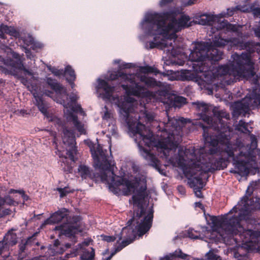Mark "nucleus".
Masks as SVG:
<instances>
[{
	"label": "nucleus",
	"mask_w": 260,
	"mask_h": 260,
	"mask_svg": "<svg viewBox=\"0 0 260 260\" xmlns=\"http://www.w3.org/2000/svg\"><path fill=\"white\" fill-rule=\"evenodd\" d=\"M96 86L98 90L102 89L104 91L103 98L108 101H112L120 108V112L126 123L129 129L134 134L139 146L143 152L142 155L149 161L152 167L156 168L159 162L155 155L151 153L149 150L144 148L141 145H144L148 147L156 146L164 149H168V145L173 143L174 138V131L177 127V121L176 119L168 118V121L164 125L161 134H157L160 139L157 142L154 138L151 130L147 129L146 126L138 121L136 118L130 116V113L134 110L132 104L133 99L129 98L126 101H122L118 95L113 96L114 87L112 86L104 79H99Z\"/></svg>",
	"instance_id": "nucleus-1"
},
{
	"label": "nucleus",
	"mask_w": 260,
	"mask_h": 260,
	"mask_svg": "<svg viewBox=\"0 0 260 260\" xmlns=\"http://www.w3.org/2000/svg\"><path fill=\"white\" fill-rule=\"evenodd\" d=\"M201 126L203 129L205 141L213 147L209 149L208 155L202 156V159L200 157L198 159L194 148L185 149L184 154L190 164L187 165L185 162L186 160L180 156L178 165L187 177H193L197 172L202 175L224 169L230 162L229 158L234 156L236 150L230 141L229 132L220 131L217 125L214 126L217 130V134L212 135L208 132V127L203 124H201Z\"/></svg>",
	"instance_id": "nucleus-2"
},
{
	"label": "nucleus",
	"mask_w": 260,
	"mask_h": 260,
	"mask_svg": "<svg viewBox=\"0 0 260 260\" xmlns=\"http://www.w3.org/2000/svg\"><path fill=\"white\" fill-rule=\"evenodd\" d=\"M241 201L244 203L238 215H234L231 218H225L223 221H218V223L223 230L220 236L224 241L228 244L233 242H238V239L234 238L238 235L243 244L250 246V244L255 242L260 236V232L252 230H245L241 224L242 220L249 221L251 219V211L260 210V203L258 198L249 199L248 197H243Z\"/></svg>",
	"instance_id": "nucleus-3"
},
{
	"label": "nucleus",
	"mask_w": 260,
	"mask_h": 260,
	"mask_svg": "<svg viewBox=\"0 0 260 260\" xmlns=\"http://www.w3.org/2000/svg\"><path fill=\"white\" fill-rule=\"evenodd\" d=\"M87 145L90 148L95 167L102 171L100 175L101 181L108 184L111 191L114 194L119 193L121 185L125 186L129 191L136 189L139 184L137 179L132 181L126 178L116 176L114 172L115 165L112 164V159H109L107 150H103L100 144L95 147L92 142H89Z\"/></svg>",
	"instance_id": "nucleus-4"
},
{
	"label": "nucleus",
	"mask_w": 260,
	"mask_h": 260,
	"mask_svg": "<svg viewBox=\"0 0 260 260\" xmlns=\"http://www.w3.org/2000/svg\"><path fill=\"white\" fill-rule=\"evenodd\" d=\"M229 41L221 37H215L212 43L201 42L195 45L194 48L191 51L189 55V59L193 63V67L196 71L200 73H206L210 69L207 61H218L222 58V53L212 47H221L225 46Z\"/></svg>",
	"instance_id": "nucleus-5"
},
{
	"label": "nucleus",
	"mask_w": 260,
	"mask_h": 260,
	"mask_svg": "<svg viewBox=\"0 0 260 260\" xmlns=\"http://www.w3.org/2000/svg\"><path fill=\"white\" fill-rule=\"evenodd\" d=\"M190 19L188 16L184 15L177 20L175 13L172 11L150 13L146 15V21L149 24L145 29L150 34L169 35L176 24L182 28L190 26Z\"/></svg>",
	"instance_id": "nucleus-6"
},
{
	"label": "nucleus",
	"mask_w": 260,
	"mask_h": 260,
	"mask_svg": "<svg viewBox=\"0 0 260 260\" xmlns=\"http://www.w3.org/2000/svg\"><path fill=\"white\" fill-rule=\"evenodd\" d=\"M232 62L219 67L218 71L221 76L229 74L245 78L254 76L255 74L254 62L250 60L248 54L241 53L239 55L235 53L232 54Z\"/></svg>",
	"instance_id": "nucleus-7"
},
{
	"label": "nucleus",
	"mask_w": 260,
	"mask_h": 260,
	"mask_svg": "<svg viewBox=\"0 0 260 260\" xmlns=\"http://www.w3.org/2000/svg\"><path fill=\"white\" fill-rule=\"evenodd\" d=\"M120 78L121 80L125 82H129L134 85H128L127 84H121V87L125 91L127 95H134L140 96L144 90V86L140 85L135 81V76L132 74H126L119 70L117 71L111 72L109 76L110 80H116Z\"/></svg>",
	"instance_id": "nucleus-8"
},
{
	"label": "nucleus",
	"mask_w": 260,
	"mask_h": 260,
	"mask_svg": "<svg viewBox=\"0 0 260 260\" xmlns=\"http://www.w3.org/2000/svg\"><path fill=\"white\" fill-rule=\"evenodd\" d=\"M149 23L146 21V16L142 23V28L144 31V32L148 36H154L153 41H150L147 44H149V47L146 46L147 49H153L155 48H160V49H165L168 47H172L171 51L173 55L176 54L174 51V47L173 46V43L169 42L171 41L172 39L176 38V35L175 32H173L170 35H164V34H150L148 33L145 27L148 25ZM147 45V44H146Z\"/></svg>",
	"instance_id": "nucleus-9"
},
{
	"label": "nucleus",
	"mask_w": 260,
	"mask_h": 260,
	"mask_svg": "<svg viewBox=\"0 0 260 260\" xmlns=\"http://www.w3.org/2000/svg\"><path fill=\"white\" fill-rule=\"evenodd\" d=\"M17 234L9 231L0 241V260H17L16 257L10 256L9 246H13L17 243Z\"/></svg>",
	"instance_id": "nucleus-10"
},
{
	"label": "nucleus",
	"mask_w": 260,
	"mask_h": 260,
	"mask_svg": "<svg viewBox=\"0 0 260 260\" xmlns=\"http://www.w3.org/2000/svg\"><path fill=\"white\" fill-rule=\"evenodd\" d=\"M62 129V141L63 144L68 147L67 149V154L72 161L75 162L77 159L75 155L77 154V148L76 146L74 132L66 126L63 127Z\"/></svg>",
	"instance_id": "nucleus-11"
},
{
	"label": "nucleus",
	"mask_w": 260,
	"mask_h": 260,
	"mask_svg": "<svg viewBox=\"0 0 260 260\" xmlns=\"http://www.w3.org/2000/svg\"><path fill=\"white\" fill-rule=\"evenodd\" d=\"M54 230L60 231L61 234L67 237L73 238L74 242H76V235L82 232V230L80 229V226H74L73 225H69L67 223L56 226Z\"/></svg>",
	"instance_id": "nucleus-12"
},
{
	"label": "nucleus",
	"mask_w": 260,
	"mask_h": 260,
	"mask_svg": "<svg viewBox=\"0 0 260 260\" xmlns=\"http://www.w3.org/2000/svg\"><path fill=\"white\" fill-rule=\"evenodd\" d=\"M240 10V6H237L236 7L228 8L226 9V12H222L220 13L218 16H215L214 15H205L206 18H201V21L202 24L203 25H210L211 23L215 21L216 20V18L219 17L224 18V17H229L232 16L235 12L239 11Z\"/></svg>",
	"instance_id": "nucleus-13"
},
{
	"label": "nucleus",
	"mask_w": 260,
	"mask_h": 260,
	"mask_svg": "<svg viewBox=\"0 0 260 260\" xmlns=\"http://www.w3.org/2000/svg\"><path fill=\"white\" fill-rule=\"evenodd\" d=\"M153 218V211L151 210L148 214L145 216L141 222L136 226V229L140 236L144 235L146 234L152 224Z\"/></svg>",
	"instance_id": "nucleus-14"
},
{
	"label": "nucleus",
	"mask_w": 260,
	"mask_h": 260,
	"mask_svg": "<svg viewBox=\"0 0 260 260\" xmlns=\"http://www.w3.org/2000/svg\"><path fill=\"white\" fill-rule=\"evenodd\" d=\"M132 199L134 205L137 206L138 209L134 211V216L127 221V224L128 226L132 225L135 219H139L145 213V210L142 204L144 200L136 195H134L132 197Z\"/></svg>",
	"instance_id": "nucleus-15"
},
{
	"label": "nucleus",
	"mask_w": 260,
	"mask_h": 260,
	"mask_svg": "<svg viewBox=\"0 0 260 260\" xmlns=\"http://www.w3.org/2000/svg\"><path fill=\"white\" fill-rule=\"evenodd\" d=\"M69 214V210L65 208H62L52 214L45 221L46 224H53L61 222L63 219L66 218Z\"/></svg>",
	"instance_id": "nucleus-16"
},
{
	"label": "nucleus",
	"mask_w": 260,
	"mask_h": 260,
	"mask_svg": "<svg viewBox=\"0 0 260 260\" xmlns=\"http://www.w3.org/2000/svg\"><path fill=\"white\" fill-rule=\"evenodd\" d=\"M231 157L233 158V164L235 165L236 169L235 173L238 174L241 176H247L249 174V169L246 166V164L245 160L239 159L237 156H233Z\"/></svg>",
	"instance_id": "nucleus-17"
},
{
	"label": "nucleus",
	"mask_w": 260,
	"mask_h": 260,
	"mask_svg": "<svg viewBox=\"0 0 260 260\" xmlns=\"http://www.w3.org/2000/svg\"><path fill=\"white\" fill-rule=\"evenodd\" d=\"M243 49L246 50V52H242V53L248 54L250 56V60L251 59V54L255 52L260 54V43L255 42L253 41H248L242 42L241 45Z\"/></svg>",
	"instance_id": "nucleus-18"
},
{
	"label": "nucleus",
	"mask_w": 260,
	"mask_h": 260,
	"mask_svg": "<svg viewBox=\"0 0 260 260\" xmlns=\"http://www.w3.org/2000/svg\"><path fill=\"white\" fill-rule=\"evenodd\" d=\"M46 84L57 94H64L67 95V89L58 81L51 77L46 78Z\"/></svg>",
	"instance_id": "nucleus-19"
},
{
	"label": "nucleus",
	"mask_w": 260,
	"mask_h": 260,
	"mask_svg": "<svg viewBox=\"0 0 260 260\" xmlns=\"http://www.w3.org/2000/svg\"><path fill=\"white\" fill-rule=\"evenodd\" d=\"M35 235L28 237L26 239H22L18 244V251L25 252L29 247H31L35 242Z\"/></svg>",
	"instance_id": "nucleus-20"
},
{
	"label": "nucleus",
	"mask_w": 260,
	"mask_h": 260,
	"mask_svg": "<svg viewBox=\"0 0 260 260\" xmlns=\"http://www.w3.org/2000/svg\"><path fill=\"white\" fill-rule=\"evenodd\" d=\"M66 75V80L71 85L72 88L75 86L74 81L76 79V75L75 71L72 69L70 65L66 67L64 71H63V76Z\"/></svg>",
	"instance_id": "nucleus-21"
},
{
	"label": "nucleus",
	"mask_w": 260,
	"mask_h": 260,
	"mask_svg": "<svg viewBox=\"0 0 260 260\" xmlns=\"http://www.w3.org/2000/svg\"><path fill=\"white\" fill-rule=\"evenodd\" d=\"M78 171L82 179H85L87 178H92L93 177L92 170L84 164H81L79 166Z\"/></svg>",
	"instance_id": "nucleus-22"
},
{
	"label": "nucleus",
	"mask_w": 260,
	"mask_h": 260,
	"mask_svg": "<svg viewBox=\"0 0 260 260\" xmlns=\"http://www.w3.org/2000/svg\"><path fill=\"white\" fill-rule=\"evenodd\" d=\"M140 80L142 82L144 83L145 85L148 88L159 86L160 83L159 82H157L154 78L147 77L145 75L141 76Z\"/></svg>",
	"instance_id": "nucleus-23"
},
{
	"label": "nucleus",
	"mask_w": 260,
	"mask_h": 260,
	"mask_svg": "<svg viewBox=\"0 0 260 260\" xmlns=\"http://www.w3.org/2000/svg\"><path fill=\"white\" fill-rule=\"evenodd\" d=\"M192 104L196 106L197 110L199 112H200L201 115L208 114L211 110L210 106L204 102H193L192 103Z\"/></svg>",
	"instance_id": "nucleus-24"
},
{
	"label": "nucleus",
	"mask_w": 260,
	"mask_h": 260,
	"mask_svg": "<svg viewBox=\"0 0 260 260\" xmlns=\"http://www.w3.org/2000/svg\"><path fill=\"white\" fill-rule=\"evenodd\" d=\"M212 112L213 116L217 118L219 123L221 125L222 124V118H225L226 119L229 118V115L225 112L222 110H218V109L216 107H214L212 109Z\"/></svg>",
	"instance_id": "nucleus-25"
},
{
	"label": "nucleus",
	"mask_w": 260,
	"mask_h": 260,
	"mask_svg": "<svg viewBox=\"0 0 260 260\" xmlns=\"http://www.w3.org/2000/svg\"><path fill=\"white\" fill-rule=\"evenodd\" d=\"M190 186L196 189H202L205 186L202 178L200 176L194 177L190 181Z\"/></svg>",
	"instance_id": "nucleus-26"
},
{
	"label": "nucleus",
	"mask_w": 260,
	"mask_h": 260,
	"mask_svg": "<svg viewBox=\"0 0 260 260\" xmlns=\"http://www.w3.org/2000/svg\"><path fill=\"white\" fill-rule=\"evenodd\" d=\"M67 224L69 225H73L74 226H80V221L82 218L80 215H73V216H70L68 215L66 217Z\"/></svg>",
	"instance_id": "nucleus-27"
},
{
	"label": "nucleus",
	"mask_w": 260,
	"mask_h": 260,
	"mask_svg": "<svg viewBox=\"0 0 260 260\" xmlns=\"http://www.w3.org/2000/svg\"><path fill=\"white\" fill-rule=\"evenodd\" d=\"M72 121L75 127L76 128L77 131L80 133L81 134L85 133V130L84 128V125L80 121L78 120L77 116L72 115Z\"/></svg>",
	"instance_id": "nucleus-28"
},
{
	"label": "nucleus",
	"mask_w": 260,
	"mask_h": 260,
	"mask_svg": "<svg viewBox=\"0 0 260 260\" xmlns=\"http://www.w3.org/2000/svg\"><path fill=\"white\" fill-rule=\"evenodd\" d=\"M140 71L144 74L154 73L156 74L158 73V71L157 69L149 66L140 67Z\"/></svg>",
	"instance_id": "nucleus-29"
},
{
	"label": "nucleus",
	"mask_w": 260,
	"mask_h": 260,
	"mask_svg": "<svg viewBox=\"0 0 260 260\" xmlns=\"http://www.w3.org/2000/svg\"><path fill=\"white\" fill-rule=\"evenodd\" d=\"M201 117L204 121L206 122L209 125V126H206L208 127V132H209V131L211 129V127L214 126L212 124L213 118L211 116L208 115L207 114L201 115Z\"/></svg>",
	"instance_id": "nucleus-30"
},
{
	"label": "nucleus",
	"mask_w": 260,
	"mask_h": 260,
	"mask_svg": "<svg viewBox=\"0 0 260 260\" xmlns=\"http://www.w3.org/2000/svg\"><path fill=\"white\" fill-rule=\"evenodd\" d=\"M172 256L174 257L181 258L183 259H187L189 256L188 255L183 253L182 250L179 249L178 250L175 251L172 254Z\"/></svg>",
	"instance_id": "nucleus-31"
},
{
	"label": "nucleus",
	"mask_w": 260,
	"mask_h": 260,
	"mask_svg": "<svg viewBox=\"0 0 260 260\" xmlns=\"http://www.w3.org/2000/svg\"><path fill=\"white\" fill-rule=\"evenodd\" d=\"M237 129L239 131H248L247 123H246L244 120H240L238 124Z\"/></svg>",
	"instance_id": "nucleus-32"
},
{
	"label": "nucleus",
	"mask_w": 260,
	"mask_h": 260,
	"mask_svg": "<svg viewBox=\"0 0 260 260\" xmlns=\"http://www.w3.org/2000/svg\"><path fill=\"white\" fill-rule=\"evenodd\" d=\"M49 70L55 76L59 77L60 76H63V70L62 69H57L55 67H48Z\"/></svg>",
	"instance_id": "nucleus-33"
},
{
	"label": "nucleus",
	"mask_w": 260,
	"mask_h": 260,
	"mask_svg": "<svg viewBox=\"0 0 260 260\" xmlns=\"http://www.w3.org/2000/svg\"><path fill=\"white\" fill-rule=\"evenodd\" d=\"M68 187H65L64 188H57V190L59 192L60 194V198H63L66 197L68 194L70 192H73L72 191L69 190L68 189Z\"/></svg>",
	"instance_id": "nucleus-34"
},
{
	"label": "nucleus",
	"mask_w": 260,
	"mask_h": 260,
	"mask_svg": "<svg viewBox=\"0 0 260 260\" xmlns=\"http://www.w3.org/2000/svg\"><path fill=\"white\" fill-rule=\"evenodd\" d=\"M94 257V251L93 249H92V251L89 253H85L81 256L82 260H92Z\"/></svg>",
	"instance_id": "nucleus-35"
},
{
	"label": "nucleus",
	"mask_w": 260,
	"mask_h": 260,
	"mask_svg": "<svg viewBox=\"0 0 260 260\" xmlns=\"http://www.w3.org/2000/svg\"><path fill=\"white\" fill-rule=\"evenodd\" d=\"M207 258L208 260H218L220 256L215 254L213 251L210 250L208 253L206 254Z\"/></svg>",
	"instance_id": "nucleus-36"
},
{
	"label": "nucleus",
	"mask_w": 260,
	"mask_h": 260,
	"mask_svg": "<svg viewBox=\"0 0 260 260\" xmlns=\"http://www.w3.org/2000/svg\"><path fill=\"white\" fill-rule=\"evenodd\" d=\"M194 233H197V231H194L192 229H188V230L187 231V236L189 238H190V239H198L199 236H200V235L199 234V235H195L194 234Z\"/></svg>",
	"instance_id": "nucleus-37"
},
{
	"label": "nucleus",
	"mask_w": 260,
	"mask_h": 260,
	"mask_svg": "<svg viewBox=\"0 0 260 260\" xmlns=\"http://www.w3.org/2000/svg\"><path fill=\"white\" fill-rule=\"evenodd\" d=\"M224 220L222 219V220H217L216 221H214L213 222L214 223V224L215 225H217V226H219V232H218V234H219V237H217V235H216V238H217L218 239L217 240V241H218L220 239H221L223 241V238H222V237L220 236V235L222 234V233L223 232V230L221 229V226L219 225V224L218 223V221H223ZM224 243L225 242L223 241ZM225 243H226L227 244H229L228 243H227L226 242H225Z\"/></svg>",
	"instance_id": "nucleus-38"
},
{
	"label": "nucleus",
	"mask_w": 260,
	"mask_h": 260,
	"mask_svg": "<svg viewBox=\"0 0 260 260\" xmlns=\"http://www.w3.org/2000/svg\"><path fill=\"white\" fill-rule=\"evenodd\" d=\"M224 220L222 219V220H217L216 221H214L213 222L214 223V224L215 225H217V226H219V232H218V234H219V237H217V235H216V238H217L218 239L217 240V241H218L220 239H221L223 241V238H222V237L220 236V235L222 234V233L223 232V230L221 229V226L219 225V224L218 223V221H223ZM224 243L225 242L223 241ZM225 243H226L227 244H229L228 243H227L226 242H225Z\"/></svg>",
	"instance_id": "nucleus-39"
},
{
	"label": "nucleus",
	"mask_w": 260,
	"mask_h": 260,
	"mask_svg": "<svg viewBox=\"0 0 260 260\" xmlns=\"http://www.w3.org/2000/svg\"><path fill=\"white\" fill-rule=\"evenodd\" d=\"M27 254L25 253V252H21L18 251L17 255H11L10 254V256L14 258L16 257L17 260H23L24 258L26 257Z\"/></svg>",
	"instance_id": "nucleus-40"
},
{
	"label": "nucleus",
	"mask_w": 260,
	"mask_h": 260,
	"mask_svg": "<svg viewBox=\"0 0 260 260\" xmlns=\"http://www.w3.org/2000/svg\"><path fill=\"white\" fill-rule=\"evenodd\" d=\"M175 102L180 104H185L186 103V99L183 96H179L175 98Z\"/></svg>",
	"instance_id": "nucleus-41"
},
{
	"label": "nucleus",
	"mask_w": 260,
	"mask_h": 260,
	"mask_svg": "<svg viewBox=\"0 0 260 260\" xmlns=\"http://www.w3.org/2000/svg\"><path fill=\"white\" fill-rule=\"evenodd\" d=\"M135 240V238L126 239L123 240L120 243L125 247L127 245L132 243Z\"/></svg>",
	"instance_id": "nucleus-42"
},
{
	"label": "nucleus",
	"mask_w": 260,
	"mask_h": 260,
	"mask_svg": "<svg viewBox=\"0 0 260 260\" xmlns=\"http://www.w3.org/2000/svg\"><path fill=\"white\" fill-rule=\"evenodd\" d=\"M174 0H161L159 5L160 7H165L173 2Z\"/></svg>",
	"instance_id": "nucleus-43"
},
{
	"label": "nucleus",
	"mask_w": 260,
	"mask_h": 260,
	"mask_svg": "<svg viewBox=\"0 0 260 260\" xmlns=\"http://www.w3.org/2000/svg\"><path fill=\"white\" fill-rule=\"evenodd\" d=\"M226 29L232 31H233V32H235L237 31V27H236V25L234 24H232L231 23H228L226 25Z\"/></svg>",
	"instance_id": "nucleus-44"
},
{
	"label": "nucleus",
	"mask_w": 260,
	"mask_h": 260,
	"mask_svg": "<svg viewBox=\"0 0 260 260\" xmlns=\"http://www.w3.org/2000/svg\"><path fill=\"white\" fill-rule=\"evenodd\" d=\"M37 106L42 113H45L47 112V108H46L44 102L41 104H38V105Z\"/></svg>",
	"instance_id": "nucleus-45"
},
{
	"label": "nucleus",
	"mask_w": 260,
	"mask_h": 260,
	"mask_svg": "<svg viewBox=\"0 0 260 260\" xmlns=\"http://www.w3.org/2000/svg\"><path fill=\"white\" fill-rule=\"evenodd\" d=\"M77 250H73L70 253H66L64 255L65 258H69L71 257H75L77 255Z\"/></svg>",
	"instance_id": "nucleus-46"
},
{
	"label": "nucleus",
	"mask_w": 260,
	"mask_h": 260,
	"mask_svg": "<svg viewBox=\"0 0 260 260\" xmlns=\"http://www.w3.org/2000/svg\"><path fill=\"white\" fill-rule=\"evenodd\" d=\"M145 118L147 122H151L154 120V116L150 113H146L145 114Z\"/></svg>",
	"instance_id": "nucleus-47"
},
{
	"label": "nucleus",
	"mask_w": 260,
	"mask_h": 260,
	"mask_svg": "<svg viewBox=\"0 0 260 260\" xmlns=\"http://www.w3.org/2000/svg\"><path fill=\"white\" fill-rule=\"evenodd\" d=\"M70 99L72 104H75L78 99V97L77 95L72 94L70 96Z\"/></svg>",
	"instance_id": "nucleus-48"
},
{
	"label": "nucleus",
	"mask_w": 260,
	"mask_h": 260,
	"mask_svg": "<svg viewBox=\"0 0 260 260\" xmlns=\"http://www.w3.org/2000/svg\"><path fill=\"white\" fill-rule=\"evenodd\" d=\"M147 193L143 192H140L137 191V194H136V196H138L140 198L142 199L143 200H144L145 198L147 196Z\"/></svg>",
	"instance_id": "nucleus-49"
},
{
	"label": "nucleus",
	"mask_w": 260,
	"mask_h": 260,
	"mask_svg": "<svg viewBox=\"0 0 260 260\" xmlns=\"http://www.w3.org/2000/svg\"><path fill=\"white\" fill-rule=\"evenodd\" d=\"M202 189H193L196 196L199 198H203L202 192L201 191Z\"/></svg>",
	"instance_id": "nucleus-50"
},
{
	"label": "nucleus",
	"mask_w": 260,
	"mask_h": 260,
	"mask_svg": "<svg viewBox=\"0 0 260 260\" xmlns=\"http://www.w3.org/2000/svg\"><path fill=\"white\" fill-rule=\"evenodd\" d=\"M34 97L36 100V105H38V104H41L43 103V98L41 96L36 95L34 94Z\"/></svg>",
	"instance_id": "nucleus-51"
},
{
	"label": "nucleus",
	"mask_w": 260,
	"mask_h": 260,
	"mask_svg": "<svg viewBox=\"0 0 260 260\" xmlns=\"http://www.w3.org/2000/svg\"><path fill=\"white\" fill-rule=\"evenodd\" d=\"M146 189H147V185H146V182H145V183L143 185H142L139 187V188H138L137 191H140V192L147 193Z\"/></svg>",
	"instance_id": "nucleus-52"
},
{
	"label": "nucleus",
	"mask_w": 260,
	"mask_h": 260,
	"mask_svg": "<svg viewBox=\"0 0 260 260\" xmlns=\"http://www.w3.org/2000/svg\"><path fill=\"white\" fill-rule=\"evenodd\" d=\"M116 238L114 236H105L104 238V240L108 242H113L115 240Z\"/></svg>",
	"instance_id": "nucleus-53"
},
{
	"label": "nucleus",
	"mask_w": 260,
	"mask_h": 260,
	"mask_svg": "<svg viewBox=\"0 0 260 260\" xmlns=\"http://www.w3.org/2000/svg\"><path fill=\"white\" fill-rule=\"evenodd\" d=\"M194 205H195V207L199 208L200 209L202 210L203 211H205L204 206L203 205V204L201 202H196L194 203Z\"/></svg>",
	"instance_id": "nucleus-54"
},
{
	"label": "nucleus",
	"mask_w": 260,
	"mask_h": 260,
	"mask_svg": "<svg viewBox=\"0 0 260 260\" xmlns=\"http://www.w3.org/2000/svg\"><path fill=\"white\" fill-rule=\"evenodd\" d=\"M66 250V248L64 246V245H61L59 247H58V248L56 250V252L58 254H62Z\"/></svg>",
	"instance_id": "nucleus-55"
},
{
	"label": "nucleus",
	"mask_w": 260,
	"mask_h": 260,
	"mask_svg": "<svg viewBox=\"0 0 260 260\" xmlns=\"http://www.w3.org/2000/svg\"><path fill=\"white\" fill-rule=\"evenodd\" d=\"M254 32L255 36L260 38V25L254 28Z\"/></svg>",
	"instance_id": "nucleus-56"
},
{
	"label": "nucleus",
	"mask_w": 260,
	"mask_h": 260,
	"mask_svg": "<svg viewBox=\"0 0 260 260\" xmlns=\"http://www.w3.org/2000/svg\"><path fill=\"white\" fill-rule=\"evenodd\" d=\"M133 67V65L131 63H125L121 64L120 68L122 69H130Z\"/></svg>",
	"instance_id": "nucleus-57"
},
{
	"label": "nucleus",
	"mask_w": 260,
	"mask_h": 260,
	"mask_svg": "<svg viewBox=\"0 0 260 260\" xmlns=\"http://www.w3.org/2000/svg\"><path fill=\"white\" fill-rule=\"evenodd\" d=\"M124 248V246L121 244L120 243L115 249V250L114 252H113V253H116L117 252L120 251V250H121L123 248Z\"/></svg>",
	"instance_id": "nucleus-58"
},
{
	"label": "nucleus",
	"mask_w": 260,
	"mask_h": 260,
	"mask_svg": "<svg viewBox=\"0 0 260 260\" xmlns=\"http://www.w3.org/2000/svg\"><path fill=\"white\" fill-rule=\"evenodd\" d=\"M253 13L255 16L260 17V8H255L253 9Z\"/></svg>",
	"instance_id": "nucleus-59"
},
{
	"label": "nucleus",
	"mask_w": 260,
	"mask_h": 260,
	"mask_svg": "<svg viewBox=\"0 0 260 260\" xmlns=\"http://www.w3.org/2000/svg\"><path fill=\"white\" fill-rule=\"evenodd\" d=\"M22 70L24 71V74L25 75H29V76H32L33 74L32 73L29 71L28 70L25 69L23 66L22 64Z\"/></svg>",
	"instance_id": "nucleus-60"
},
{
	"label": "nucleus",
	"mask_w": 260,
	"mask_h": 260,
	"mask_svg": "<svg viewBox=\"0 0 260 260\" xmlns=\"http://www.w3.org/2000/svg\"><path fill=\"white\" fill-rule=\"evenodd\" d=\"M60 246V241H59V240L58 239H56L54 241V244H53V246L54 247H55V248L54 249L55 250H56L58 248V247Z\"/></svg>",
	"instance_id": "nucleus-61"
},
{
	"label": "nucleus",
	"mask_w": 260,
	"mask_h": 260,
	"mask_svg": "<svg viewBox=\"0 0 260 260\" xmlns=\"http://www.w3.org/2000/svg\"><path fill=\"white\" fill-rule=\"evenodd\" d=\"M178 191L181 193V194H184L185 193V188L182 186L179 185L178 186Z\"/></svg>",
	"instance_id": "nucleus-62"
},
{
	"label": "nucleus",
	"mask_w": 260,
	"mask_h": 260,
	"mask_svg": "<svg viewBox=\"0 0 260 260\" xmlns=\"http://www.w3.org/2000/svg\"><path fill=\"white\" fill-rule=\"evenodd\" d=\"M19 192L21 194L22 197L24 200L27 201L28 199V196L25 193L23 190L20 191Z\"/></svg>",
	"instance_id": "nucleus-63"
},
{
	"label": "nucleus",
	"mask_w": 260,
	"mask_h": 260,
	"mask_svg": "<svg viewBox=\"0 0 260 260\" xmlns=\"http://www.w3.org/2000/svg\"><path fill=\"white\" fill-rule=\"evenodd\" d=\"M43 257L42 255H39L35 256L31 258L26 259L25 260H42V258Z\"/></svg>",
	"instance_id": "nucleus-64"
}]
</instances>
